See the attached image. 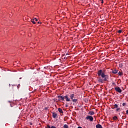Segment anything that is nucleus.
I'll return each instance as SVG.
<instances>
[{
    "label": "nucleus",
    "mask_w": 128,
    "mask_h": 128,
    "mask_svg": "<svg viewBox=\"0 0 128 128\" xmlns=\"http://www.w3.org/2000/svg\"><path fill=\"white\" fill-rule=\"evenodd\" d=\"M78 128H82L80 126H78Z\"/></svg>",
    "instance_id": "obj_27"
},
{
    "label": "nucleus",
    "mask_w": 128,
    "mask_h": 128,
    "mask_svg": "<svg viewBox=\"0 0 128 128\" xmlns=\"http://www.w3.org/2000/svg\"><path fill=\"white\" fill-rule=\"evenodd\" d=\"M52 114L54 118H56L58 116V114H56V112H52Z\"/></svg>",
    "instance_id": "obj_8"
},
{
    "label": "nucleus",
    "mask_w": 128,
    "mask_h": 128,
    "mask_svg": "<svg viewBox=\"0 0 128 128\" xmlns=\"http://www.w3.org/2000/svg\"><path fill=\"white\" fill-rule=\"evenodd\" d=\"M114 88H115V90L116 92H117L120 93L122 92V89H120V87H116Z\"/></svg>",
    "instance_id": "obj_5"
},
{
    "label": "nucleus",
    "mask_w": 128,
    "mask_h": 128,
    "mask_svg": "<svg viewBox=\"0 0 128 128\" xmlns=\"http://www.w3.org/2000/svg\"><path fill=\"white\" fill-rule=\"evenodd\" d=\"M86 120H89L90 122H92L94 120V118L92 116H88L86 117Z\"/></svg>",
    "instance_id": "obj_4"
},
{
    "label": "nucleus",
    "mask_w": 128,
    "mask_h": 128,
    "mask_svg": "<svg viewBox=\"0 0 128 128\" xmlns=\"http://www.w3.org/2000/svg\"><path fill=\"white\" fill-rule=\"evenodd\" d=\"M46 128H50V125H47V126H46Z\"/></svg>",
    "instance_id": "obj_20"
},
{
    "label": "nucleus",
    "mask_w": 128,
    "mask_h": 128,
    "mask_svg": "<svg viewBox=\"0 0 128 128\" xmlns=\"http://www.w3.org/2000/svg\"><path fill=\"white\" fill-rule=\"evenodd\" d=\"M38 24H40V22H38Z\"/></svg>",
    "instance_id": "obj_30"
},
{
    "label": "nucleus",
    "mask_w": 128,
    "mask_h": 128,
    "mask_svg": "<svg viewBox=\"0 0 128 128\" xmlns=\"http://www.w3.org/2000/svg\"><path fill=\"white\" fill-rule=\"evenodd\" d=\"M9 102H11L10 101H8Z\"/></svg>",
    "instance_id": "obj_29"
},
{
    "label": "nucleus",
    "mask_w": 128,
    "mask_h": 128,
    "mask_svg": "<svg viewBox=\"0 0 128 128\" xmlns=\"http://www.w3.org/2000/svg\"><path fill=\"white\" fill-rule=\"evenodd\" d=\"M70 100H72V102H78L77 98H74V94H70Z\"/></svg>",
    "instance_id": "obj_2"
},
{
    "label": "nucleus",
    "mask_w": 128,
    "mask_h": 128,
    "mask_svg": "<svg viewBox=\"0 0 128 128\" xmlns=\"http://www.w3.org/2000/svg\"><path fill=\"white\" fill-rule=\"evenodd\" d=\"M101 1V4H104V0H100Z\"/></svg>",
    "instance_id": "obj_22"
},
{
    "label": "nucleus",
    "mask_w": 128,
    "mask_h": 128,
    "mask_svg": "<svg viewBox=\"0 0 128 128\" xmlns=\"http://www.w3.org/2000/svg\"><path fill=\"white\" fill-rule=\"evenodd\" d=\"M118 74L119 76H122V72H119L118 73Z\"/></svg>",
    "instance_id": "obj_17"
},
{
    "label": "nucleus",
    "mask_w": 128,
    "mask_h": 128,
    "mask_svg": "<svg viewBox=\"0 0 128 128\" xmlns=\"http://www.w3.org/2000/svg\"><path fill=\"white\" fill-rule=\"evenodd\" d=\"M66 56H68V54H66Z\"/></svg>",
    "instance_id": "obj_28"
},
{
    "label": "nucleus",
    "mask_w": 128,
    "mask_h": 128,
    "mask_svg": "<svg viewBox=\"0 0 128 128\" xmlns=\"http://www.w3.org/2000/svg\"><path fill=\"white\" fill-rule=\"evenodd\" d=\"M44 110H48V107H46V108H44Z\"/></svg>",
    "instance_id": "obj_24"
},
{
    "label": "nucleus",
    "mask_w": 128,
    "mask_h": 128,
    "mask_svg": "<svg viewBox=\"0 0 128 128\" xmlns=\"http://www.w3.org/2000/svg\"><path fill=\"white\" fill-rule=\"evenodd\" d=\"M76 98V97H74V98Z\"/></svg>",
    "instance_id": "obj_31"
},
{
    "label": "nucleus",
    "mask_w": 128,
    "mask_h": 128,
    "mask_svg": "<svg viewBox=\"0 0 128 128\" xmlns=\"http://www.w3.org/2000/svg\"><path fill=\"white\" fill-rule=\"evenodd\" d=\"M58 98L60 100H62V101L64 100V96H58Z\"/></svg>",
    "instance_id": "obj_6"
},
{
    "label": "nucleus",
    "mask_w": 128,
    "mask_h": 128,
    "mask_svg": "<svg viewBox=\"0 0 128 128\" xmlns=\"http://www.w3.org/2000/svg\"><path fill=\"white\" fill-rule=\"evenodd\" d=\"M118 72V70H114L112 71V73L116 74Z\"/></svg>",
    "instance_id": "obj_12"
},
{
    "label": "nucleus",
    "mask_w": 128,
    "mask_h": 128,
    "mask_svg": "<svg viewBox=\"0 0 128 128\" xmlns=\"http://www.w3.org/2000/svg\"><path fill=\"white\" fill-rule=\"evenodd\" d=\"M58 112H59L60 114H64V111H62V110L60 108H58Z\"/></svg>",
    "instance_id": "obj_10"
},
{
    "label": "nucleus",
    "mask_w": 128,
    "mask_h": 128,
    "mask_svg": "<svg viewBox=\"0 0 128 128\" xmlns=\"http://www.w3.org/2000/svg\"><path fill=\"white\" fill-rule=\"evenodd\" d=\"M98 75L99 76H101L102 78H100L98 80V82L100 84H104V82H106L108 81V76L106 75V74H104V71H102V70H100L98 71ZM102 78H104V79H102Z\"/></svg>",
    "instance_id": "obj_1"
},
{
    "label": "nucleus",
    "mask_w": 128,
    "mask_h": 128,
    "mask_svg": "<svg viewBox=\"0 0 128 128\" xmlns=\"http://www.w3.org/2000/svg\"><path fill=\"white\" fill-rule=\"evenodd\" d=\"M65 106H66V108H68V104H66Z\"/></svg>",
    "instance_id": "obj_26"
},
{
    "label": "nucleus",
    "mask_w": 128,
    "mask_h": 128,
    "mask_svg": "<svg viewBox=\"0 0 128 128\" xmlns=\"http://www.w3.org/2000/svg\"><path fill=\"white\" fill-rule=\"evenodd\" d=\"M34 20H36V22H38V18H34Z\"/></svg>",
    "instance_id": "obj_21"
},
{
    "label": "nucleus",
    "mask_w": 128,
    "mask_h": 128,
    "mask_svg": "<svg viewBox=\"0 0 128 128\" xmlns=\"http://www.w3.org/2000/svg\"><path fill=\"white\" fill-rule=\"evenodd\" d=\"M31 22H32V24H36V22H34V19H32Z\"/></svg>",
    "instance_id": "obj_13"
},
{
    "label": "nucleus",
    "mask_w": 128,
    "mask_h": 128,
    "mask_svg": "<svg viewBox=\"0 0 128 128\" xmlns=\"http://www.w3.org/2000/svg\"><path fill=\"white\" fill-rule=\"evenodd\" d=\"M118 108V105L117 104H115L113 105V106L112 107V108L114 110V108Z\"/></svg>",
    "instance_id": "obj_7"
},
{
    "label": "nucleus",
    "mask_w": 128,
    "mask_h": 128,
    "mask_svg": "<svg viewBox=\"0 0 128 128\" xmlns=\"http://www.w3.org/2000/svg\"><path fill=\"white\" fill-rule=\"evenodd\" d=\"M116 112H118V110H120V108H116Z\"/></svg>",
    "instance_id": "obj_16"
},
{
    "label": "nucleus",
    "mask_w": 128,
    "mask_h": 128,
    "mask_svg": "<svg viewBox=\"0 0 128 128\" xmlns=\"http://www.w3.org/2000/svg\"><path fill=\"white\" fill-rule=\"evenodd\" d=\"M126 114H128V110H126Z\"/></svg>",
    "instance_id": "obj_25"
},
{
    "label": "nucleus",
    "mask_w": 128,
    "mask_h": 128,
    "mask_svg": "<svg viewBox=\"0 0 128 128\" xmlns=\"http://www.w3.org/2000/svg\"><path fill=\"white\" fill-rule=\"evenodd\" d=\"M96 128H102V125L98 124L96 125Z\"/></svg>",
    "instance_id": "obj_11"
},
{
    "label": "nucleus",
    "mask_w": 128,
    "mask_h": 128,
    "mask_svg": "<svg viewBox=\"0 0 128 128\" xmlns=\"http://www.w3.org/2000/svg\"><path fill=\"white\" fill-rule=\"evenodd\" d=\"M64 128H68V124H65L64 126Z\"/></svg>",
    "instance_id": "obj_15"
},
{
    "label": "nucleus",
    "mask_w": 128,
    "mask_h": 128,
    "mask_svg": "<svg viewBox=\"0 0 128 128\" xmlns=\"http://www.w3.org/2000/svg\"><path fill=\"white\" fill-rule=\"evenodd\" d=\"M64 98L66 102H70V98H68V95L66 94V96H64Z\"/></svg>",
    "instance_id": "obj_3"
},
{
    "label": "nucleus",
    "mask_w": 128,
    "mask_h": 128,
    "mask_svg": "<svg viewBox=\"0 0 128 128\" xmlns=\"http://www.w3.org/2000/svg\"><path fill=\"white\" fill-rule=\"evenodd\" d=\"M112 84H113V86H116V83L112 82Z\"/></svg>",
    "instance_id": "obj_23"
},
{
    "label": "nucleus",
    "mask_w": 128,
    "mask_h": 128,
    "mask_svg": "<svg viewBox=\"0 0 128 128\" xmlns=\"http://www.w3.org/2000/svg\"><path fill=\"white\" fill-rule=\"evenodd\" d=\"M122 30H118V34H122Z\"/></svg>",
    "instance_id": "obj_18"
},
{
    "label": "nucleus",
    "mask_w": 128,
    "mask_h": 128,
    "mask_svg": "<svg viewBox=\"0 0 128 128\" xmlns=\"http://www.w3.org/2000/svg\"><path fill=\"white\" fill-rule=\"evenodd\" d=\"M113 120H118V117L116 116H114L113 118H112Z\"/></svg>",
    "instance_id": "obj_14"
},
{
    "label": "nucleus",
    "mask_w": 128,
    "mask_h": 128,
    "mask_svg": "<svg viewBox=\"0 0 128 128\" xmlns=\"http://www.w3.org/2000/svg\"><path fill=\"white\" fill-rule=\"evenodd\" d=\"M88 114L90 116H94V111H90L88 112Z\"/></svg>",
    "instance_id": "obj_9"
},
{
    "label": "nucleus",
    "mask_w": 128,
    "mask_h": 128,
    "mask_svg": "<svg viewBox=\"0 0 128 128\" xmlns=\"http://www.w3.org/2000/svg\"><path fill=\"white\" fill-rule=\"evenodd\" d=\"M126 106V103H123L122 104V106Z\"/></svg>",
    "instance_id": "obj_19"
}]
</instances>
